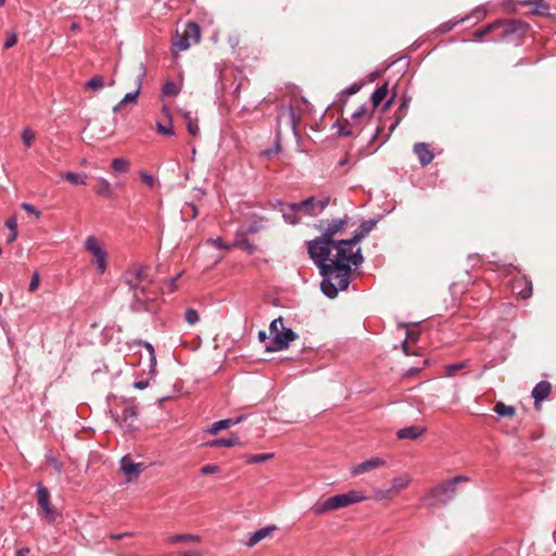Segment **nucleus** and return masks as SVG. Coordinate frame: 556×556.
Returning <instances> with one entry per match:
<instances>
[{
	"label": "nucleus",
	"instance_id": "obj_1",
	"mask_svg": "<svg viewBox=\"0 0 556 556\" xmlns=\"http://www.w3.org/2000/svg\"><path fill=\"white\" fill-rule=\"evenodd\" d=\"M334 241L321 240L318 236L307 242V252L317 266L323 280L320 282V290L328 299H336L338 296V287L332 281V268H330V254L333 249Z\"/></svg>",
	"mask_w": 556,
	"mask_h": 556
},
{
	"label": "nucleus",
	"instance_id": "obj_2",
	"mask_svg": "<svg viewBox=\"0 0 556 556\" xmlns=\"http://www.w3.org/2000/svg\"><path fill=\"white\" fill-rule=\"evenodd\" d=\"M352 245L349 239L334 241L333 248L337 250L336 257L330 261L332 266V280H336V286L339 290H346L351 283L352 267L349 264L350 255L352 254Z\"/></svg>",
	"mask_w": 556,
	"mask_h": 556
},
{
	"label": "nucleus",
	"instance_id": "obj_3",
	"mask_svg": "<svg viewBox=\"0 0 556 556\" xmlns=\"http://www.w3.org/2000/svg\"><path fill=\"white\" fill-rule=\"evenodd\" d=\"M283 321V318L279 316L270 323L269 333L273 340L269 344L265 345L266 352L274 353L287 350L290 343L299 338V334L293 329L285 327Z\"/></svg>",
	"mask_w": 556,
	"mask_h": 556
},
{
	"label": "nucleus",
	"instance_id": "obj_4",
	"mask_svg": "<svg viewBox=\"0 0 556 556\" xmlns=\"http://www.w3.org/2000/svg\"><path fill=\"white\" fill-rule=\"evenodd\" d=\"M363 500H365V496L355 490H351L346 493L336 494L328 497L323 503L314 505L312 510L316 516H320L329 511L359 503Z\"/></svg>",
	"mask_w": 556,
	"mask_h": 556
},
{
	"label": "nucleus",
	"instance_id": "obj_5",
	"mask_svg": "<svg viewBox=\"0 0 556 556\" xmlns=\"http://www.w3.org/2000/svg\"><path fill=\"white\" fill-rule=\"evenodd\" d=\"M151 285H147L141 289L131 292V301L129 309L132 313H155L159 307L157 293L150 289Z\"/></svg>",
	"mask_w": 556,
	"mask_h": 556
},
{
	"label": "nucleus",
	"instance_id": "obj_6",
	"mask_svg": "<svg viewBox=\"0 0 556 556\" xmlns=\"http://www.w3.org/2000/svg\"><path fill=\"white\" fill-rule=\"evenodd\" d=\"M469 478L467 476H455L454 478L446 480L435 488L431 489L427 500L430 505H446L453 500L456 493V485L460 482H467Z\"/></svg>",
	"mask_w": 556,
	"mask_h": 556
},
{
	"label": "nucleus",
	"instance_id": "obj_7",
	"mask_svg": "<svg viewBox=\"0 0 556 556\" xmlns=\"http://www.w3.org/2000/svg\"><path fill=\"white\" fill-rule=\"evenodd\" d=\"M149 267L135 263L125 270L122 279L128 286L129 291L132 292L147 285H152L153 279L149 275Z\"/></svg>",
	"mask_w": 556,
	"mask_h": 556
},
{
	"label": "nucleus",
	"instance_id": "obj_8",
	"mask_svg": "<svg viewBox=\"0 0 556 556\" xmlns=\"http://www.w3.org/2000/svg\"><path fill=\"white\" fill-rule=\"evenodd\" d=\"M495 23L500 25H496L497 33L492 37L493 41L505 40L515 34L523 36L529 29L528 23L517 18H498Z\"/></svg>",
	"mask_w": 556,
	"mask_h": 556
},
{
	"label": "nucleus",
	"instance_id": "obj_9",
	"mask_svg": "<svg viewBox=\"0 0 556 556\" xmlns=\"http://www.w3.org/2000/svg\"><path fill=\"white\" fill-rule=\"evenodd\" d=\"M85 249L93 255L92 263L97 266L98 271L103 274L106 270L108 253L99 240L93 236H89L85 241Z\"/></svg>",
	"mask_w": 556,
	"mask_h": 556
},
{
	"label": "nucleus",
	"instance_id": "obj_10",
	"mask_svg": "<svg viewBox=\"0 0 556 556\" xmlns=\"http://www.w3.org/2000/svg\"><path fill=\"white\" fill-rule=\"evenodd\" d=\"M138 407L129 405L123 409V414L112 413V418L117 422L125 432H135L137 430L136 421L138 419Z\"/></svg>",
	"mask_w": 556,
	"mask_h": 556
},
{
	"label": "nucleus",
	"instance_id": "obj_11",
	"mask_svg": "<svg viewBox=\"0 0 556 556\" xmlns=\"http://www.w3.org/2000/svg\"><path fill=\"white\" fill-rule=\"evenodd\" d=\"M38 505L42 509V515L48 522H54L56 519V510L50 502V492L41 483L37 486Z\"/></svg>",
	"mask_w": 556,
	"mask_h": 556
},
{
	"label": "nucleus",
	"instance_id": "obj_12",
	"mask_svg": "<svg viewBox=\"0 0 556 556\" xmlns=\"http://www.w3.org/2000/svg\"><path fill=\"white\" fill-rule=\"evenodd\" d=\"M349 216L345 215L342 218H333L331 219L327 227L324 229L323 233L320 235L321 240H328V241H337L333 239L334 235L342 232L344 230V227L349 223Z\"/></svg>",
	"mask_w": 556,
	"mask_h": 556
},
{
	"label": "nucleus",
	"instance_id": "obj_13",
	"mask_svg": "<svg viewBox=\"0 0 556 556\" xmlns=\"http://www.w3.org/2000/svg\"><path fill=\"white\" fill-rule=\"evenodd\" d=\"M365 113H366V106L361 105L352 114V122H350L349 119H344V125H341L340 122H337L334 125L339 126V130H338L339 136H346V137L355 136L354 131L351 128L348 129L345 126L346 125L354 126L355 124L358 123V119H361L365 116Z\"/></svg>",
	"mask_w": 556,
	"mask_h": 556
},
{
	"label": "nucleus",
	"instance_id": "obj_14",
	"mask_svg": "<svg viewBox=\"0 0 556 556\" xmlns=\"http://www.w3.org/2000/svg\"><path fill=\"white\" fill-rule=\"evenodd\" d=\"M377 223L378 220L376 218L362 222L349 240L354 244H357L370 233V231L376 227Z\"/></svg>",
	"mask_w": 556,
	"mask_h": 556
},
{
	"label": "nucleus",
	"instance_id": "obj_15",
	"mask_svg": "<svg viewBox=\"0 0 556 556\" xmlns=\"http://www.w3.org/2000/svg\"><path fill=\"white\" fill-rule=\"evenodd\" d=\"M551 391H552V384H551V382H548L546 380H542L534 386V388L532 389L531 395L534 400L535 408H539L540 403L542 401H544L545 399H547Z\"/></svg>",
	"mask_w": 556,
	"mask_h": 556
},
{
	"label": "nucleus",
	"instance_id": "obj_16",
	"mask_svg": "<svg viewBox=\"0 0 556 556\" xmlns=\"http://www.w3.org/2000/svg\"><path fill=\"white\" fill-rule=\"evenodd\" d=\"M414 153L417 155L421 166L429 165L434 159L433 152L426 142L416 143L414 146Z\"/></svg>",
	"mask_w": 556,
	"mask_h": 556
},
{
	"label": "nucleus",
	"instance_id": "obj_17",
	"mask_svg": "<svg viewBox=\"0 0 556 556\" xmlns=\"http://www.w3.org/2000/svg\"><path fill=\"white\" fill-rule=\"evenodd\" d=\"M386 464L384 459L380 457H372L370 459H367L352 468L353 475H361L364 472H368L370 470H374L376 468L382 467Z\"/></svg>",
	"mask_w": 556,
	"mask_h": 556
},
{
	"label": "nucleus",
	"instance_id": "obj_18",
	"mask_svg": "<svg viewBox=\"0 0 556 556\" xmlns=\"http://www.w3.org/2000/svg\"><path fill=\"white\" fill-rule=\"evenodd\" d=\"M146 76V66L141 63L140 64V72L137 76V79H136V83H137V88L135 91L132 92H128L124 96V98L119 101V105H124V104H127V103H130V102H136L139 93H140V89H141V85H142V80Z\"/></svg>",
	"mask_w": 556,
	"mask_h": 556
},
{
	"label": "nucleus",
	"instance_id": "obj_19",
	"mask_svg": "<svg viewBox=\"0 0 556 556\" xmlns=\"http://www.w3.org/2000/svg\"><path fill=\"white\" fill-rule=\"evenodd\" d=\"M426 431H427V429L425 427L409 426V427L400 429L396 433V437L400 440H417Z\"/></svg>",
	"mask_w": 556,
	"mask_h": 556
},
{
	"label": "nucleus",
	"instance_id": "obj_20",
	"mask_svg": "<svg viewBox=\"0 0 556 556\" xmlns=\"http://www.w3.org/2000/svg\"><path fill=\"white\" fill-rule=\"evenodd\" d=\"M276 530H277V527L275 525L261 528L250 535L249 540L245 542V545L248 547H253L258 542H261L265 538L269 536Z\"/></svg>",
	"mask_w": 556,
	"mask_h": 556
},
{
	"label": "nucleus",
	"instance_id": "obj_21",
	"mask_svg": "<svg viewBox=\"0 0 556 556\" xmlns=\"http://www.w3.org/2000/svg\"><path fill=\"white\" fill-rule=\"evenodd\" d=\"M121 469L129 478L138 477L142 471V465L134 463L128 456H124L121 459Z\"/></svg>",
	"mask_w": 556,
	"mask_h": 556
},
{
	"label": "nucleus",
	"instance_id": "obj_22",
	"mask_svg": "<svg viewBox=\"0 0 556 556\" xmlns=\"http://www.w3.org/2000/svg\"><path fill=\"white\" fill-rule=\"evenodd\" d=\"M237 444H240V439L236 433H232L229 438L214 439L204 443L208 447H230Z\"/></svg>",
	"mask_w": 556,
	"mask_h": 556
},
{
	"label": "nucleus",
	"instance_id": "obj_23",
	"mask_svg": "<svg viewBox=\"0 0 556 556\" xmlns=\"http://www.w3.org/2000/svg\"><path fill=\"white\" fill-rule=\"evenodd\" d=\"M231 247L240 248L247 251L249 254H253L256 250V247L245 237L244 232L237 233V238Z\"/></svg>",
	"mask_w": 556,
	"mask_h": 556
},
{
	"label": "nucleus",
	"instance_id": "obj_24",
	"mask_svg": "<svg viewBox=\"0 0 556 556\" xmlns=\"http://www.w3.org/2000/svg\"><path fill=\"white\" fill-rule=\"evenodd\" d=\"M96 194L103 198H112L113 197V190L112 186L105 178H98L97 179V186L94 188Z\"/></svg>",
	"mask_w": 556,
	"mask_h": 556
},
{
	"label": "nucleus",
	"instance_id": "obj_25",
	"mask_svg": "<svg viewBox=\"0 0 556 556\" xmlns=\"http://www.w3.org/2000/svg\"><path fill=\"white\" fill-rule=\"evenodd\" d=\"M191 40L186 36V34H176V37L173 41V51L175 53L185 51L190 48Z\"/></svg>",
	"mask_w": 556,
	"mask_h": 556
},
{
	"label": "nucleus",
	"instance_id": "obj_26",
	"mask_svg": "<svg viewBox=\"0 0 556 556\" xmlns=\"http://www.w3.org/2000/svg\"><path fill=\"white\" fill-rule=\"evenodd\" d=\"M184 34H186V36L194 43H198L201 39L200 26L195 22H188Z\"/></svg>",
	"mask_w": 556,
	"mask_h": 556
},
{
	"label": "nucleus",
	"instance_id": "obj_27",
	"mask_svg": "<svg viewBox=\"0 0 556 556\" xmlns=\"http://www.w3.org/2000/svg\"><path fill=\"white\" fill-rule=\"evenodd\" d=\"M4 226L9 229V236L7 238V243L11 244L13 243L17 238V217L16 215L10 216L5 223Z\"/></svg>",
	"mask_w": 556,
	"mask_h": 556
},
{
	"label": "nucleus",
	"instance_id": "obj_28",
	"mask_svg": "<svg viewBox=\"0 0 556 556\" xmlns=\"http://www.w3.org/2000/svg\"><path fill=\"white\" fill-rule=\"evenodd\" d=\"M316 202H317V200L314 197H309L301 202L290 203L289 210L292 213H298L301 210H306V212L308 213V208H311V207L317 208Z\"/></svg>",
	"mask_w": 556,
	"mask_h": 556
},
{
	"label": "nucleus",
	"instance_id": "obj_29",
	"mask_svg": "<svg viewBox=\"0 0 556 556\" xmlns=\"http://www.w3.org/2000/svg\"><path fill=\"white\" fill-rule=\"evenodd\" d=\"M182 118H184V121L187 124L188 132L191 136L197 137L200 134V128H199V125H198V118H193L192 115H191V112H188V111L182 113Z\"/></svg>",
	"mask_w": 556,
	"mask_h": 556
},
{
	"label": "nucleus",
	"instance_id": "obj_30",
	"mask_svg": "<svg viewBox=\"0 0 556 556\" xmlns=\"http://www.w3.org/2000/svg\"><path fill=\"white\" fill-rule=\"evenodd\" d=\"M468 20H469V16H464V17L458 18V20H455V21H447V22H444V23L440 24V25L437 27L435 31H437L438 34H441V35H443V34H447V33H450L451 30H453L457 25H459V24H462V23H464V22H466V21H468Z\"/></svg>",
	"mask_w": 556,
	"mask_h": 556
},
{
	"label": "nucleus",
	"instance_id": "obj_31",
	"mask_svg": "<svg viewBox=\"0 0 556 556\" xmlns=\"http://www.w3.org/2000/svg\"><path fill=\"white\" fill-rule=\"evenodd\" d=\"M388 90V83H384L372 92L371 103L374 109L378 108V105L386 99Z\"/></svg>",
	"mask_w": 556,
	"mask_h": 556
},
{
	"label": "nucleus",
	"instance_id": "obj_32",
	"mask_svg": "<svg viewBox=\"0 0 556 556\" xmlns=\"http://www.w3.org/2000/svg\"><path fill=\"white\" fill-rule=\"evenodd\" d=\"M136 344L138 345H141V346H144L148 352H149V362H150V374L152 376L155 375L156 370H155V367H156V356H155V351H154V348L151 343L147 342V341H137Z\"/></svg>",
	"mask_w": 556,
	"mask_h": 556
},
{
	"label": "nucleus",
	"instance_id": "obj_33",
	"mask_svg": "<svg viewBox=\"0 0 556 556\" xmlns=\"http://www.w3.org/2000/svg\"><path fill=\"white\" fill-rule=\"evenodd\" d=\"M497 24L498 23H495V21H494V22L485 25L484 27L475 30L473 38L476 40H482L485 36H489L490 34H493V36H494L497 33V28H496Z\"/></svg>",
	"mask_w": 556,
	"mask_h": 556
},
{
	"label": "nucleus",
	"instance_id": "obj_34",
	"mask_svg": "<svg viewBox=\"0 0 556 556\" xmlns=\"http://www.w3.org/2000/svg\"><path fill=\"white\" fill-rule=\"evenodd\" d=\"M167 542L170 544L175 543H187V542H200V536L195 534H174L167 538Z\"/></svg>",
	"mask_w": 556,
	"mask_h": 556
},
{
	"label": "nucleus",
	"instance_id": "obj_35",
	"mask_svg": "<svg viewBox=\"0 0 556 556\" xmlns=\"http://www.w3.org/2000/svg\"><path fill=\"white\" fill-rule=\"evenodd\" d=\"M62 178L68 181L71 185H86L87 174L67 172L62 175Z\"/></svg>",
	"mask_w": 556,
	"mask_h": 556
},
{
	"label": "nucleus",
	"instance_id": "obj_36",
	"mask_svg": "<svg viewBox=\"0 0 556 556\" xmlns=\"http://www.w3.org/2000/svg\"><path fill=\"white\" fill-rule=\"evenodd\" d=\"M231 427V420H229L228 418L226 419H222V420H218L214 424H212L205 431L208 433V434H212V435H215L217 434L220 430H225V429H228Z\"/></svg>",
	"mask_w": 556,
	"mask_h": 556
},
{
	"label": "nucleus",
	"instance_id": "obj_37",
	"mask_svg": "<svg viewBox=\"0 0 556 556\" xmlns=\"http://www.w3.org/2000/svg\"><path fill=\"white\" fill-rule=\"evenodd\" d=\"M494 412L500 416V417H511L515 415L516 413V409L514 406H510V405H506L505 403L503 402H497L494 406Z\"/></svg>",
	"mask_w": 556,
	"mask_h": 556
},
{
	"label": "nucleus",
	"instance_id": "obj_38",
	"mask_svg": "<svg viewBox=\"0 0 556 556\" xmlns=\"http://www.w3.org/2000/svg\"><path fill=\"white\" fill-rule=\"evenodd\" d=\"M111 166L115 173H127L129 170V161L125 157H116L112 161Z\"/></svg>",
	"mask_w": 556,
	"mask_h": 556
},
{
	"label": "nucleus",
	"instance_id": "obj_39",
	"mask_svg": "<svg viewBox=\"0 0 556 556\" xmlns=\"http://www.w3.org/2000/svg\"><path fill=\"white\" fill-rule=\"evenodd\" d=\"M409 482H410V479L407 476L395 477L391 481L390 490H392V492L403 490V489L407 488Z\"/></svg>",
	"mask_w": 556,
	"mask_h": 556
},
{
	"label": "nucleus",
	"instance_id": "obj_40",
	"mask_svg": "<svg viewBox=\"0 0 556 556\" xmlns=\"http://www.w3.org/2000/svg\"><path fill=\"white\" fill-rule=\"evenodd\" d=\"M85 87L93 91H99L104 87L103 76L97 75L86 81Z\"/></svg>",
	"mask_w": 556,
	"mask_h": 556
},
{
	"label": "nucleus",
	"instance_id": "obj_41",
	"mask_svg": "<svg viewBox=\"0 0 556 556\" xmlns=\"http://www.w3.org/2000/svg\"><path fill=\"white\" fill-rule=\"evenodd\" d=\"M273 457H274L273 453L252 454V455L245 456L248 464L264 463V462L271 459Z\"/></svg>",
	"mask_w": 556,
	"mask_h": 556
},
{
	"label": "nucleus",
	"instance_id": "obj_42",
	"mask_svg": "<svg viewBox=\"0 0 556 556\" xmlns=\"http://www.w3.org/2000/svg\"><path fill=\"white\" fill-rule=\"evenodd\" d=\"M179 91L180 90L177 85L172 80H167L162 87L163 97H175L179 93Z\"/></svg>",
	"mask_w": 556,
	"mask_h": 556
},
{
	"label": "nucleus",
	"instance_id": "obj_43",
	"mask_svg": "<svg viewBox=\"0 0 556 556\" xmlns=\"http://www.w3.org/2000/svg\"><path fill=\"white\" fill-rule=\"evenodd\" d=\"M534 7L532 12L536 15H547L549 11V5L545 0H534L531 2Z\"/></svg>",
	"mask_w": 556,
	"mask_h": 556
},
{
	"label": "nucleus",
	"instance_id": "obj_44",
	"mask_svg": "<svg viewBox=\"0 0 556 556\" xmlns=\"http://www.w3.org/2000/svg\"><path fill=\"white\" fill-rule=\"evenodd\" d=\"M329 203H330V198H328V197L324 198L321 200H318L316 202L317 208H315V207L308 208V215H311V216L318 215L320 212H323L329 205Z\"/></svg>",
	"mask_w": 556,
	"mask_h": 556
},
{
	"label": "nucleus",
	"instance_id": "obj_45",
	"mask_svg": "<svg viewBox=\"0 0 556 556\" xmlns=\"http://www.w3.org/2000/svg\"><path fill=\"white\" fill-rule=\"evenodd\" d=\"M156 130L161 135L174 136L175 131H174L172 118H169V121H168V123L166 125L157 122L156 123Z\"/></svg>",
	"mask_w": 556,
	"mask_h": 556
},
{
	"label": "nucleus",
	"instance_id": "obj_46",
	"mask_svg": "<svg viewBox=\"0 0 556 556\" xmlns=\"http://www.w3.org/2000/svg\"><path fill=\"white\" fill-rule=\"evenodd\" d=\"M525 285V287L519 291V295L521 299L526 300L529 299L532 295V282L526 278L520 280ZM516 283H519V281H516Z\"/></svg>",
	"mask_w": 556,
	"mask_h": 556
},
{
	"label": "nucleus",
	"instance_id": "obj_47",
	"mask_svg": "<svg viewBox=\"0 0 556 556\" xmlns=\"http://www.w3.org/2000/svg\"><path fill=\"white\" fill-rule=\"evenodd\" d=\"M364 262V256L362 254L361 248H358L355 252H352L349 258V264L354 265L356 268L359 267Z\"/></svg>",
	"mask_w": 556,
	"mask_h": 556
},
{
	"label": "nucleus",
	"instance_id": "obj_48",
	"mask_svg": "<svg viewBox=\"0 0 556 556\" xmlns=\"http://www.w3.org/2000/svg\"><path fill=\"white\" fill-rule=\"evenodd\" d=\"M185 319L189 325H195L200 319L198 311L192 307H188L185 312Z\"/></svg>",
	"mask_w": 556,
	"mask_h": 556
},
{
	"label": "nucleus",
	"instance_id": "obj_49",
	"mask_svg": "<svg viewBox=\"0 0 556 556\" xmlns=\"http://www.w3.org/2000/svg\"><path fill=\"white\" fill-rule=\"evenodd\" d=\"M364 86V83H353L351 86L346 87L341 91V97H350L352 94L357 93Z\"/></svg>",
	"mask_w": 556,
	"mask_h": 556
},
{
	"label": "nucleus",
	"instance_id": "obj_50",
	"mask_svg": "<svg viewBox=\"0 0 556 556\" xmlns=\"http://www.w3.org/2000/svg\"><path fill=\"white\" fill-rule=\"evenodd\" d=\"M35 140V132L29 128L25 127L22 132V141L26 147H30Z\"/></svg>",
	"mask_w": 556,
	"mask_h": 556
},
{
	"label": "nucleus",
	"instance_id": "obj_51",
	"mask_svg": "<svg viewBox=\"0 0 556 556\" xmlns=\"http://www.w3.org/2000/svg\"><path fill=\"white\" fill-rule=\"evenodd\" d=\"M466 16H469V18L473 17L477 22H480L485 18L486 16V10L484 7L479 5L470 14H467Z\"/></svg>",
	"mask_w": 556,
	"mask_h": 556
},
{
	"label": "nucleus",
	"instance_id": "obj_52",
	"mask_svg": "<svg viewBox=\"0 0 556 556\" xmlns=\"http://www.w3.org/2000/svg\"><path fill=\"white\" fill-rule=\"evenodd\" d=\"M465 367L464 363H454L445 366V375L453 377L456 372Z\"/></svg>",
	"mask_w": 556,
	"mask_h": 556
},
{
	"label": "nucleus",
	"instance_id": "obj_53",
	"mask_svg": "<svg viewBox=\"0 0 556 556\" xmlns=\"http://www.w3.org/2000/svg\"><path fill=\"white\" fill-rule=\"evenodd\" d=\"M263 220H264V218H262V217L253 220L248 226L245 232H248V233H256V232H258L262 229V227H263V225H262Z\"/></svg>",
	"mask_w": 556,
	"mask_h": 556
},
{
	"label": "nucleus",
	"instance_id": "obj_54",
	"mask_svg": "<svg viewBox=\"0 0 556 556\" xmlns=\"http://www.w3.org/2000/svg\"><path fill=\"white\" fill-rule=\"evenodd\" d=\"M200 472L202 475H214L220 472V467L215 464H208L201 467Z\"/></svg>",
	"mask_w": 556,
	"mask_h": 556
},
{
	"label": "nucleus",
	"instance_id": "obj_55",
	"mask_svg": "<svg viewBox=\"0 0 556 556\" xmlns=\"http://www.w3.org/2000/svg\"><path fill=\"white\" fill-rule=\"evenodd\" d=\"M288 115L293 130L296 129L300 117L296 115L292 105L288 108Z\"/></svg>",
	"mask_w": 556,
	"mask_h": 556
},
{
	"label": "nucleus",
	"instance_id": "obj_56",
	"mask_svg": "<svg viewBox=\"0 0 556 556\" xmlns=\"http://www.w3.org/2000/svg\"><path fill=\"white\" fill-rule=\"evenodd\" d=\"M296 213H292L290 210H289V206L287 207V210H283L282 211V216L285 218V220L287 223H290V224H295L299 222V219L296 218Z\"/></svg>",
	"mask_w": 556,
	"mask_h": 556
},
{
	"label": "nucleus",
	"instance_id": "obj_57",
	"mask_svg": "<svg viewBox=\"0 0 556 556\" xmlns=\"http://www.w3.org/2000/svg\"><path fill=\"white\" fill-rule=\"evenodd\" d=\"M140 178L147 186H149L150 188H153V186L155 184V178L153 175L146 173V172H140Z\"/></svg>",
	"mask_w": 556,
	"mask_h": 556
},
{
	"label": "nucleus",
	"instance_id": "obj_58",
	"mask_svg": "<svg viewBox=\"0 0 556 556\" xmlns=\"http://www.w3.org/2000/svg\"><path fill=\"white\" fill-rule=\"evenodd\" d=\"M375 497L379 501L391 498L392 497V490H376L375 491Z\"/></svg>",
	"mask_w": 556,
	"mask_h": 556
},
{
	"label": "nucleus",
	"instance_id": "obj_59",
	"mask_svg": "<svg viewBox=\"0 0 556 556\" xmlns=\"http://www.w3.org/2000/svg\"><path fill=\"white\" fill-rule=\"evenodd\" d=\"M21 207L28 214L35 215L37 218L40 216V212L29 203L24 202L21 204Z\"/></svg>",
	"mask_w": 556,
	"mask_h": 556
},
{
	"label": "nucleus",
	"instance_id": "obj_60",
	"mask_svg": "<svg viewBox=\"0 0 556 556\" xmlns=\"http://www.w3.org/2000/svg\"><path fill=\"white\" fill-rule=\"evenodd\" d=\"M16 42H17V36H16V34L12 33V34H10V35L7 37V39H5L4 43H3V48H4V49H10V48H12L13 46H15V45H16Z\"/></svg>",
	"mask_w": 556,
	"mask_h": 556
},
{
	"label": "nucleus",
	"instance_id": "obj_61",
	"mask_svg": "<svg viewBox=\"0 0 556 556\" xmlns=\"http://www.w3.org/2000/svg\"><path fill=\"white\" fill-rule=\"evenodd\" d=\"M415 337H416V334H415L413 331H410V330H408V329L406 330V340H405L404 342H402V350H403V352H404L406 355H408V354H409L407 340H408V339H409V340H414V339H415Z\"/></svg>",
	"mask_w": 556,
	"mask_h": 556
},
{
	"label": "nucleus",
	"instance_id": "obj_62",
	"mask_svg": "<svg viewBox=\"0 0 556 556\" xmlns=\"http://www.w3.org/2000/svg\"><path fill=\"white\" fill-rule=\"evenodd\" d=\"M39 282H40L39 274L38 273H34V275L31 277V280H30V283H29V287H28V290L30 292L36 291L38 289V287H39Z\"/></svg>",
	"mask_w": 556,
	"mask_h": 556
},
{
	"label": "nucleus",
	"instance_id": "obj_63",
	"mask_svg": "<svg viewBox=\"0 0 556 556\" xmlns=\"http://www.w3.org/2000/svg\"><path fill=\"white\" fill-rule=\"evenodd\" d=\"M349 97H341V92L338 93L334 104L339 108L340 111H343L346 105Z\"/></svg>",
	"mask_w": 556,
	"mask_h": 556
},
{
	"label": "nucleus",
	"instance_id": "obj_64",
	"mask_svg": "<svg viewBox=\"0 0 556 556\" xmlns=\"http://www.w3.org/2000/svg\"><path fill=\"white\" fill-rule=\"evenodd\" d=\"M408 99L407 98H403L399 109H397V112H396V115H402V117L406 114V110L408 108Z\"/></svg>",
	"mask_w": 556,
	"mask_h": 556
}]
</instances>
